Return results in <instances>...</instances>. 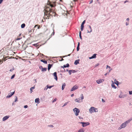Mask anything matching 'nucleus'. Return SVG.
Returning <instances> with one entry per match:
<instances>
[{"label": "nucleus", "mask_w": 132, "mask_h": 132, "mask_svg": "<svg viewBox=\"0 0 132 132\" xmlns=\"http://www.w3.org/2000/svg\"><path fill=\"white\" fill-rule=\"evenodd\" d=\"M44 16L45 18L49 19L52 17L53 16H55L57 15L56 13L54 12L53 9L49 7H47L46 9H44Z\"/></svg>", "instance_id": "f257e3e1"}, {"label": "nucleus", "mask_w": 132, "mask_h": 132, "mask_svg": "<svg viewBox=\"0 0 132 132\" xmlns=\"http://www.w3.org/2000/svg\"><path fill=\"white\" fill-rule=\"evenodd\" d=\"M131 120H132V117L130 118V119L126 121L124 123H122L120 126L118 128V129L120 130L122 128H125L127 126V124L130 122Z\"/></svg>", "instance_id": "f03ea898"}, {"label": "nucleus", "mask_w": 132, "mask_h": 132, "mask_svg": "<svg viewBox=\"0 0 132 132\" xmlns=\"http://www.w3.org/2000/svg\"><path fill=\"white\" fill-rule=\"evenodd\" d=\"M89 111L91 112V113L93 112H97L98 110L97 109L93 107H91L89 109Z\"/></svg>", "instance_id": "7ed1b4c3"}, {"label": "nucleus", "mask_w": 132, "mask_h": 132, "mask_svg": "<svg viewBox=\"0 0 132 132\" xmlns=\"http://www.w3.org/2000/svg\"><path fill=\"white\" fill-rule=\"evenodd\" d=\"M48 5H49L51 7H55V2H51L49 1H48Z\"/></svg>", "instance_id": "20e7f679"}, {"label": "nucleus", "mask_w": 132, "mask_h": 132, "mask_svg": "<svg viewBox=\"0 0 132 132\" xmlns=\"http://www.w3.org/2000/svg\"><path fill=\"white\" fill-rule=\"evenodd\" d=\"M73 111L75 112L76 116H78L79 115L80 112V110L79 109L76 108L73 109Z\"/></svg>", "instance_id": "39448f33"}, {"label": "nucleus", "mask_w": 132, "mask_h": 132, "mask_svg": "<svg viewBox=\"0 0 132 132\" xmlns=\"http://www.w3.org/2000/svg\"><path fill=\"white\" fill-rule=\"evenodd\" d=\"M79 123L82 124V126L83 127L88 125L90 124V123L89 122H80Z\"/></svg>", "instance_id": "423d86ee"}, {"label": "nucleus", "mask_w": 132, "mask_h": 132, "mask_svg": "<svg viewBox=\"0 0 132 132\" xmlns=\"http://www.w3.org/2000/svg\"><path fill=\"white\" fill-rule=\"evenodd\" d=\"M78 88V86L75 85L71 89V91H73L77 89Z\"/></svg>", "instance_id": "0eeeda50"}, {"label": "nucleus", "mask_w": 132, "mask_h": 132, "mask_svg": "<svg viewBox=\"0 0 132 132\" xmlns=\"http://www.w3.org/2000/svg\"><path fill=\"white\" fill-rule=\"evenodd\" d=\"M53 75L54 77V78L57 81L58 78L57 76V72H54L53 74Z\"/></svg>", "instance_id": "6e6552de"}, {"label": "nucleus", "mask_w": 132, "mask_h": 132, "mask_svg": "<svg viewBox=\"0 0 132 132\" xmlns=\"http://www.w3.org/2000/svg\"><path fill=\"white\" fill-rule=\"evenodd\" d=\"M10 117L9 116H6L4 117L3 118V121H4L7 120Z\"/></svg>", "instance_id": "1a4fd4ad"}, {"label": "nucleus", "mask_w": 132, "mask_h": 132, "mask_svg": "<svg viewBox=\"0 0 132 132\" xmlns=\"http://www.w3.org/2000/svg\"><path fill=\"white\" fill-rule=\"evenodd\" d=\"M15 93V91H14L13 92H12L11 94H9V95L7 96L6 98H9L11 97Z\"/></svg>", "instance_id": "9d476101"}, {"label": "nucleus", "mask_w": 132, "mask_h": 132, "mask_svg": "<svg viewBox=\"0 0 132 132\" xmlns=\"http://www.w3.org/2000/svg\"><path fill=\"white\" fill-rule=\"evenodd\" d=\"M97 54H94L91 57H89V59H95L96 57V55Z\"/></svg>", "instance_id": "9b49d317"}, {"label": "nucleus", "mask_w": 132, "mask_h": 132, "mask_svg": "<svg viewBox=\"0 0 132 132\" xmlns=\"http://www.w3.org/2000/svg\"><path fill=\"white\" fill-rule=\"evenodd\" d=\"M88 26L89 27V28L90 30V31H89V30H87V33H90L91 32H92V28L89 25H88Z\"/></svg>", "instance_id": "f8f14e48"}, {"label": "nucleus", "mask_w": 132, "mask_h": 132, "mask_svg": "<svg viewBox=\"0 0 132 132\" xmlns=\"http://www.w3.org/2000/svg\"><path fill=\"white\" fill-rule=\"evenodd\" d=\"M38 27V28H37L38 29H39L40 28V25H39L38 24L36 25L35 26V27H34L33 28V31L35 29V28L36 27Z\"/></svg>", "instance_id": "ddd939ff"}, {"label": "nucleus", "mask_w": 132, "mask_h": 132, "mask_svg": "<svg viewBox=\"0 0 132 132\" xmlns=\"http://www.w3.org/2000/svg\"><path fill=\"white\" fill-rule=\"evenodd\" d=\"M122 93L121 91L120 94L119 95V97L120 98H124L126 96V95H121V94Z\"/></svg>", "instance_id": "4468645a"}, {"label": "nucleus", "mask_w": 132, "mask_h": 132, "mask_svg": "<svg viewBox=\"0 0 132 132\" xmlns=\"http://www.w3.org/2000/svg\"><path fill=\"white\" fill-rule=\"evenodd\" d=\"M79 61L80 60L79 59L76 60L74 62V64L75 65H77L78 64H79Z\"/></svg>", "instance_id": "2eb2a0df"}, {"label": "nucleus", "mask_w": 132, "mask_h": 132, "mask_svg": "<svg viewBox=\"0 0 132 132\" xmlns=\"http://www.w3.org/2000/svg\"><path fill=\"white\" fill-rule=\"evenodd\" d=\"M53 64H48V71H49L51 67L52 66Z\"/></svg>", "instance_id": "dca6fc26"}, {"label": "nucleus", "mask_w": 132, "mask_h": 132, "mask_svg": "<svg viewBox=\"0 0 132 132\" xmlns=\"http://www.w3.org/2000/svg\"><path fill=\"white\" fill-rule=\"evenodd\" d=\"M39 98H36L35 100V101L36 103L37 104H39L40 103V101H39Z\"/></svg>", "instance_id": "f3484780"}, {"label": "nucleus", "mask_w": 132, "mask_h": 132, "mask_svg": "<svg viewBox=\"0 0 132 132\" xmlns=\"http://www.w3.org/2000/svg\"><path fill=\"white\" fill-rule=\"evenodd\" d=\"M103 79H100L99 80H96V82L98 84H99L102 82V80Z\"/></svg>", "instance_id": "a211bd4d"}, {"label": "nucleus", "mask_w": 132, "mask_h": 132, "mask_svg": "<svg viewBox=\"0 0 132 132\" xmlns=\"http://www.w3.org/2000/svg\"><path fill=\"white\" fill-rule=\"evenodd\" d=\"M85 131V129L83 128H82L79 129L78 130V132H84Z\"/></svg>", "instance_id": "6ab92c4d"}, {"label": "nucleus", "mask_w": 132, "mask_h": 132, "mask_svg": "<svg viewBox=\"0 0 132 132\" xmlns=\"http://www.w3.org/2000/svg\"><path fill=\"white\" fill-rule=\"evenodd\" d=\"M66 86V84L65 83H64L62 85V89L63 90L65 88V86Z\"/></svg>", "instance_id": "aec40b11"}, {"label": "nucleus", "mask_w": 132, "mask_h": 132, "mask_svg": "<svg viewBox=\"0 0 132 132\" xmlns=\"http://www.w3.org/2000/svg\"><path fill=\"white\" fill-rule=\"evenodd\" d=\"M54 86V85L50 86H49V85H47L46 87H47V88L51 89V88L53 87Z\"/></svg>", "instance_id": "412c9836"}, {"label": "nucleus", "mask_w": 132, "mask_h": 132, "mask_svg": "<svg viewBox=\"0 0 132 132\" xmlns=\"http://www.w3.org/2000/svg\"><path fill=\"white\" fill-rule=\"evenodd\" d=\"M70 66V65L68 63H67L66 64H64L63 65V67H64V68H65L66 67L68 68Z\"/></svg>", "instance_id": "4be33fe9"}, {"label": "nucleus", "mask_w": 132, "mask_h": 132, "mask_svg": "<svg viewBox=\"0 0 132 132\" xmlns=\"http://www.w3.org/2000/svg\"><path fill=\"white\" fill-rule=\"evenodd\" d=\"M40 61L42 62H43L44 63L47 64V61L42 59L40 60Z\"/></svg>", "instance_id": "5701e85b"}, {"label": "nucleus", "mask_w": 132, "mask_h": 132, "mask_svg": "<svg viewBox=\"0 0 132 132\" xmlns=\"http://www.w3.org/2000/svg\"><path fill=\"white\" fill-rule=\"evenodd\" d=\"M75 101L76 102L78 103H80L81 102L80 101V99L79 98L76 99Z\"/></svg>", "instance_id": "b1692460"}, {"label": "nucleus", "mask_w": 132, "mask_h": 132, "mask_svg": "<svg viewBox=\"0 0 132 132\" xmlns=\"http://www.w3.org/2000/svg\"><path fill=\"white\" fill-rule=\"evenodd\" d=\"M47 70V68H43L41 70L42 71H45Z\"/></svg>", "instance_id": "393cba45"}, {"label": "nucleus", "mask_w": 132, "mask_h": 132, "mask_svg": "<svg viewBox=\"0 0 132 132\" xmlns=\"http://www.w3.org/2000/svg\"><path fill=\"white\" fill-rule=\"evenodd\" d=\"M25 24L24 23H23L21 25V28H24L25 27Z\"/></svg>", "instance_id": "a878e982"}, {"label": "nucleus", "mask_w": 132, "mask_h": 132, "mask_svg": "<svg viewBox=\"0 0 132 132\" xmlns=\"http://www.w3.org/2000/svg\"><path fill=\"white\" fill-rule=\"evenodd\" d=\"M81 32L80 31H79V37H80V38L81 40H82V36H81Z\"/></svg>", "instance_id": "bb28decb"}, {"label": "nucleus", "mask_w": 132, "mask_h": 132, "mask_svg": "<svg viewBox=\"0 0 132 132\" xmlns=\"http://www.w3.org/2000/svg\"><path fill=\"white\" fill-rule=\"evenodd\" d=\"M111 86L112 88H113L114 89H116L117 88V87L114 84H112Z\"/></svg>", "instance_id": "cd10ccee"}, {"label": "nucleus", "mask_w": 132, "mask_h": 132, "mask_svg": "<svg viewBox=\"0 0 132 132\" xmlns=\"http://www.w3.org/2000/svg\"><path fill=\"white\" fill-rule=\"evenodd\" d=\"M35 88V87L34 86V87H31L30 89V91H31V93H32V92H33V91L32 90L33 89H34Z\"/></svg>", "instance_id": "c85d7f7f"}, {"label": "nucleus", "mask_w": 132, "mask_h": 132, "mask_svg": "<svg viewBox=\"0 0 132 132\" xmlns=\"http://www.w3.org/2000/svg\"><path fill=\"white\" fill-rule=\"evenodd\" d=\"M71 70V72L73 73H76L77 72V71H76L74 70Z\"/></svg>", "instance_id": "c756f323"}, {"label": "nucleus", "mask_w": 132, "mask_h": 132, "mask_svg": "<svg viewBox=\"0 0 132 132\" xmlns=\"http://www.w3.org/2000/svg\"><path fill=\"white\" fill-rule=\"evenodd\" d=\"M15 100L14 101V102H17L18 101V98L17 96H15Z\"/></svg>", "instance_id": "7c9ffc66"}, {"label": "nucleus", "mask_w": 132, "mask_h": 132, "mask_svg": "<svg viewBox=\"0 0 132 132\" xmlns=\"http://www.w3.org/2000/svg\"><path fill=\"white\" fill-rule=\"evenodd\" d=\"M15 74H14V75H13L11 77V79H13V78H14V77H15Z\"/></svg>", "instance_id": "2f4dec72"}, {"label": "nucleus", "mask_w": 132, "mask_h": 132, "mask_svg": "<svg viewBox=\"0 0 132 132\" xmlns=\"http://www.w3.org/2000/svg\"><path fill=\"white\" fill-rule=\"evenodd\" d=\"M81 100H83L84 98V96H83V95L82 94L81 95Z\"/></svg>", "instance_id": "473e14b6"}, {"label": "nucleus", "mask_w": 132, "mask_h": 132, "mask_svg": "<svg viewBox=\"0 0 132 132\" xmlns=\"http://www.w3.org/2000/svg\"><path fill=\"white\" fill-rule=\"evenodd\" d=\"M65 72V70L64 69H63V70H61L60 72Z\"/></svg>", "instance_id": "72a5a7b5"}, {"label": "nucleus", "mask_w": 132, "mask_h": 132, "mask_svg": "<svg viewBox=\"0 0 132 132\" xmlns=\"http://www.w3.org/2000/svg\"><path fill=\"white\" fill-rule=\"evenodd\" d=\"M69 102H66V103H65L64 104V105L63 106H65L66 105H67V104H68V103H69Z\"/></svg>", "instance_id": "f704fd0d"}, {"label": "nucleus", "mask_w": 132, "mask_h": 132, "mask_svg": "<svg viewBox=\"0 0 132 132\" xmlns=\"http://www.w3.org/2000/svg\"><path fill=\"white\" fill-rule=\"evenodd\" d=\"M54 34H55V32H54V29L53 30V32L52 33V34H51V36H52V35H54Z\"/></svg>", "instance_id": "c9c22d12"}, {"label": "nucleus", "mask_w": 132, "mask_h": 132, "mask_svg": "<svg viewBox=\"0 0 132 132\" xmlns=\"http://www.w3.org/2000/svg\"><path fill=\"white\" fill-rule=\"evenodd\" d=\"M85 21H86L85 20H84L82 22L81 24L84 25V24L85 23Z\"/></svg>", "instance_id": "e433bc0d"}, {"label": "nucleus", "mask_w": 132, "mask_h": 132, "mask_svg": "<svg viewBox=\"0 0 132 132\" xmlns=\"http://www.w3.org/2000/svg\"><path fill=\"white\" fill-rule=\"evenodd\" d=\"M79 49H80L79 47L77 46V51H79Z\"/></svg>", "instance_id": "4c0bfd02"}, {"label": "nucleus", "mask_w": 132, "mask_h": 132, "mask_svg": "<svg viewBox=\"0 0 132 132\" xmlns=\"http://www.w3.org/2000/svg\"><path fill=\"white\" fill-rule=\"evenodd\" d=\"M129 92L130 95H132V91H129Z\"/></svg>", "instance_id": "58836bf2"}, {"label": "nucleus", "mask_w": 132, "mask_h": 132, "mask_svg": "<svg viewBox=\"0 0 132 132\" xmlns=\"http://www.w3.org/2000/svg\"><path fill=\"white\" fill-rule=\"evenodd\" d=\"M43 68L42 66H40L39 67V68L40 69H42V70Z\"/></svg>", "instance_id": "ea45409f"}, {"label": "nucleus", "mask_w": 132, "mask_h": 132, "mask_svg": "<svg viewBox=\"0 0 132 132\" xmlns=\"http://www.w3.org/2000/svg\"><path fill=\"white\" fill-rule=\"evenodd\" d=\"M28 31L29 33H30L32 32V30L31 29L30 30H28Z\"/></svg>", "instance_id": "a19ab883"}, {"label": "nucleus", "mask_w": 132, "mask_h": 132, "mask_svg": "<svg viewBox=\"0 0 132 132\" xmlns=\"http://www.w3.org/2000/svg\"><path fill=\"white\" fill-rule=\"evenodd\" d=\"M48 126L52 128H53V126L52 125H48Z\"/></svg>", "instance_id": "79ce46f5"}, {"label": "nucleus", "mask_w": 132, "mask_h": 132, "mask_svg": "<svg viewBox=\"0 0 132 132\" xmlns=\"http://www.w3.org/2000/svg\"><path fill=\"white\" fill-rule=\"evenodd\" d=\"M14 69V68H12L10 70V71L11 72H12V71Z\"/></svg>", "instance_id": "37998d69"}, {"label": "nucleus", "mask_w": 132, "mask_h": 132, "mask_svg": "<svg viewBox=\"0 0 132 132\" xmlns=\"http://www.w3.org/2000/svg\"><path fill=\"white\" fill-rule=\"evenodd\" d=\"M71 71L70 70H69V74L70 75H71Z\"/></svg>", "instance_id": "c03bdc74"}, {"label": "nucleus", "mask_w": 132, "mask_h": 132, "mask_svg": "<svg viewBox=\"0 0 132 132\" xmlns=\"http://www.w3.org/2000/svg\"><path fill=\"white\" fill-rule=\"evenodd\" d=\"M24 107L25 108H26L28 107V106L27 105H25L24 106Z\"/></svg>", "instance_id": "a18cd8bd"}, {"label": "nucleus", "mask_w": 132, "mask_h": 132, "mask_svg": "<svg viewBox=\"0 0 132 132\" xmlns=\"http://www.w3.org/2000/svg\"><path fill=\"white\" fill-rule=\"evenodd\" d=\"M100 64L98 63L97 64L95 65V67L98 66Z\"/></svg>", "instance_id": "49530a36"}, {"label": "nucleus", "mask_w": 132, "mask_h": 132, "mask_svg": "<svg viewBox=\"0 0 132 132\" xmlns=\"http://www.w3.org/2000/svg\"><path fill=\"white\" fill-rule=\"evenodd\" d=\"M71 55V54H68V55H66L65 56H63V57H67V56H70Z\"/></svg>", "instance_id": "de8ad7c7"}, {"label": "nucleus", "mask_w": 132, "mask_h": 132, "mask_svg": "<svg viewBox=\"0 0 132 132\" xmlns=\"http://www.w3.org/2000/svg\"><path fill=\"white\" fill-rule=\"evenodd\" d=\"M33 45L34 46H38L37 44H34Z\"/></svg>", "instance_id": "09e8293b"}, {"label": "nucleus", "mask_w": 132, "mask_h": 132, "mask_svg": "<svg viewBox=\"0 0 132 132\" xmlns=\"http://www.w3.org/2000/svg\"><path fill=\"white\" fill-rule=\"evenodd\" d=\"M84 25L81 24V28H84Z\"/></svg>", "instance_id": "8fccbe9b"}, {"label": "nucleus", "mask_w": 132, "mask_h": 132, "mask_svg": "<svg viewBox=\"0 0 132 132\" xmlns=\"http://www.w3.org/2000/svg\"><path fill=\"white\" fill-rule=\"evenodd\" d=\"M56 98L54 99V100H53V102H54L56 101Z\"/></svg>", "instance_id": "3c124183"}, {"label": "nucleus", "mask_w": 132, "mask_h": 132, "mask_svg": "<svg viewBox=\"0 0 132 132\" xmlns=\"http://www.w3.org/2000/svg\"><path fill=\"white\" fill-rule=\"evenodd\" d=\"M108 68H109V69L111 68V67L110 66H109L108 65H107V67H106V68L107 69Z\"/></svg>", "instance_id": "603ef678"}, {"label": "nucleus", "mask_w": 132, "mask_h": 132, "mask_svg": "<svg viewBox=\"0 0 132 132\" xmlns=\"http://www.w3.org/2000/svg\"><path fill=\"white\" fill-rule=\"evenodd\" d=\"M128 2V0H126V1H124V4H125V3H126V2Z\"/></svg>", "instance_id": "864d4df0"}, {"label": "nucleus", "mask_w": 132, "mask_h": 132, "mask_svg": "<svg viewBox=\"0 0 132 132\" xmlns=\"http://www.w3.org/2000/svg\"><path fill=\"white\" fill-rule=\"evenodd\" d=\"M21 39V38H18L16 39V40H20Z\"/></svg>", "instance_id": "5fc2aeb1"}, {"label": "nucleus", "mask_w": 132, "mask_h": 132, "mask_svg": "<svg viewBox=\"0 0 132 132\" xmlns=\"http://www.w3.org/2000/svg\"><path fill=\"white\" fill-rule=\"evenodd\" d=\"M79 119H83L82 118L81 116H79Z\"/></svg>", "instance_id": "6e6d98bb"}, {"label": "nucleus", "mask_w": 132, "mask_h": 132, "mask_svg": "<svg viewBox=\"0 0 132 132\" xmlns=\"http://www.w3.org/2000/svg\"><path fill=\"white\" fill-rule=\"evenodd\" d=\"M3 1V0H0V4H1Z\"/></svg>", "instance_id": "4d7b16f0"}, {"label": "nucleus", "mask_w": 132, "mask_h": 132, "mask_svg": "<svg viewBox=\"0 0 132 132\" xmlns=\"http://www.w3.org/2000/svg\"><path fill=\"white\" fill-rule=\"evenodd\" d=\"M102 102H105V101L103 100V99H102Z\"/></svg>", "instance_id": "13d9d810"}, {"label": "nucleus", "mask_w": 132, "mask_h": 132, "mask_svg": "<svg viewBox=\"0 0 132 132\" xmlns=\"http://www.w3.org/2000/svg\"><path fill=\"white\" fill-rule=\"evenodd\" d=\"M109 72H107L105 74H104V75L105 76H106V75L108 74H109Z\"/></svg>", "instance_id": "bf43d9fd"}, {"label": "nucleus", "mask_w": 132, "mask_h": 132, "mask_svg": "<svg viewBox=\"0 0 132 132\" xmlns=\"http://www.w3.org/2000/svg\"><path fill=\"white\" fill-rule=\"evenodd\" d=\"M80 46V43L79 42H78V44L77 46L79 47Z\"/></svg>", "instance_id": "052dcab7"}, {"label": "nucleus", "mask_w": 132, "mask_h": 132, "mask_svg": "<svg viewBox=\"0 0 132 132\" xmlns=\"http://www.w3.org/2000/svg\"><path fill=\"white\" fill-rule=\"evenodd\" d=\"M84 28H81V31H82L83 30Z\"/></svg>", "instance_id": "680f3d73"}, {"label": "nucleus", "mask_w": 132, "mask_h": 132, "mask_svg": "<svg viewBox=\"0 0 132 132\" xmlns=\"http://www.w3.org/2000/svg\"><path fill=\"white\" fill-rule=\"evenodd\" d=\"M129 23H127V22H126V26H127V25H129Z\"/></svg>", "instance_id": "e2e57ef3"}, {"label": "nucleus", "mask_w": 132, "mask_h": 132, "mask_svg": "<svg viewBox=\"0 0 132 132\" xmlns=\"http://www.w3.org/2000/svg\"><path fill=\"white\" fill-rule=\"evenodd\" d=\"M40 55H41V56H45V55L43 54H41V53H40Z\"/></svg>", "instance_id": "0e129e2a"}, {"label": "nucleus", "mask_w": 132, "mask_h": 132, "mask_svg": "<svg viewBox=\"0 0 132 132\" xmlns=\"http://www.w3.org/2000/svg\"><path fill=\"white\" fill-rule=\"evenodd\" d=\"M129 18H127V19H126V20L128 21H129Z\"/></svg>", "instance_id": "69168bd1"}, {"label": "nucleus", "mask_w": 132, "mask_h": 132, "mask_svg": "<svg viewBox=\"0 0 132 132\" xmlns=\"http://www.w3.org/2000/svg\"><path fill=\"white\" fill-rule=\"evenodd\" d=\"M47 89H48V88H47V87L46 88V87H45V88H44V90H46Z\"/></svg>", "instance_id": "338daca9"}, {"label": "nucleus", "mask_w": 132, "mask_h": 132, "mask_svg": "<svg viewBox=\"0 0 132 132\" xmlns=\"http://www.w3.org/2000/svg\"><path fill=\"white\" fill-rule=\"evenodd\" d=\"M91 1L90 2V3H89V4H91V3H92L93 2V0H91Z\"/></svg>", "instance_id": "774afa93"}]
</instances>
